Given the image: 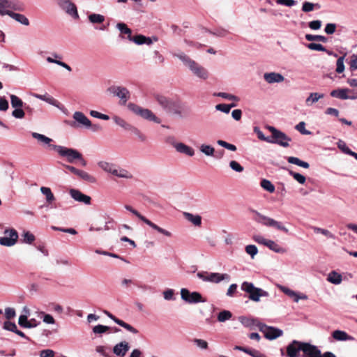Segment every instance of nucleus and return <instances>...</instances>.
Masks as SVG:
<instances>
[{
    "mask_svg": "<svg viewBox=\"0 0 357 357\" xmlns=\"http://www.w3.org/2000/svg\"><path fill=\"white\" fill-rule=\"evenodd\" d=\"M22 242L27 244H31L36 239L35 236L29 231H25L22 234Z\"/></svg>",
    "mask_w": 357,
    "mask_h": 357,
    "instance_id": "obj_43",
    "label": "nucleus"
},
{
    "mask_svg": "<svg viewBox=\"0 0 357 357\" xmlns=\"http://www.w3.org/2000/svg\"><path fill=\"white\" fill-rule=\"evenodd\" d=\"M333 337L337 341H353L354 337L348 335L345 331L335 330L332 333Z\"/></svg>",
    "mask_w": 357,
    "mask_h": 357,
    "instance_id": "obj_28",
    "label": "nucleus"
},
{
    "mask_svg": "<svg viewBox=\"0 0 357 357\" xmlns=\"http://www.w3.org/2000/svg\"><path fill=\"white\" fill-rule=\"evenodd\" d=\"M12 115L16 119H23L25 116V113L22 108H15L12 112Z\"/></svg>",
    "mask_w": 357,
    "mask_h": 357,
    "instance_id": "obj_62",
    "label": "nucleus"
},
{
    "mask_svg": "<svg viewBox=\"0 0 357 357\" xmlns=\"http://www.w3.org/2000/svg\"><path fill=\"white\" fill-rule=\"evenodd\" d=\"M33 96L39 100H43L51 105H53L56 107L59 108L60 102L57 100H56L54 98H53L52 96H50L47 93H45L43 95L33 93Z\"/></svg>",
    "mask_w": 357,
    "mask_h": 357,
    "instance_id": "obj_25",
    "label": "nucleus"
},
{
    "mask_svg": "<svg viewBox=\"0 0 357 357\" xmlns=\"http://www.w3.org/2000/svg\"><path fill=\"white\" fill-rule=\"evenodd\" d=\"M32 137L37 139L39 142L43 144H47L50 145L51 147L50 143L52 142V139L44 135L33 132H31Z\"/></svg>",
    "mask_w": 357,
    "mask_h": 357,
    "instance_id": "obj_39",
    "label": "nucleus"
},
{
    "mask_svg": "<svg viewBox=\"0 0 357 357\" xmlns=\"http://www.w3.org/2000/svg\"><path fill=\"white\" fill-rule=\"evenodd\" d=\"M130 131H131L141 142H144L146 140V135L136 127L132 126Z\"/></svg>",
    "mask_w": 357,
    "mask_h": 357,
    "instance_id": "obj_50",
    "label": "nucleus"
},
{
    "mask_svg": "<svg viewBox=\"0 0 357 357\" xmlns=\"http://www.w3.org/2000/svg\"><path fill=\"white\" fill-rule=\"evenodd\" d=\"M109 329V326L98 324L93 328V332L96 334H102L106 333Z\"/></svg>",
    "mask_w": 357,
    "mask_h": 357,
    "instance_id": "obj_55",
    "label": "nucleus"
},
{
    "mask_svg": "<svg viewBox=\"0 0 357 357\" xmlns=\"http://www.w3.org/2000/svg\"><path fill=\"white\" fill-rule=\"evenodd\" d=\"M175 149L177 152L185 154L186 155L190 157L195 155V150L192 147L182 142H179L178 144H175Z\"/></svg>",
    "mask_w": 357,
    "mask_h": 357,
    "instance_id": "obj_27",
    "label": "nucleus"
},
{
    "mask_svg": "<svg viewBox=\"0 0 357 357\" xmlns=\"http://www.w3.org/2000/svg\"><path fill=\"white\" fill-rule=\"evenodd\" d=\"M242 291L249 294L248 298L254 302H259L261 297H268L269 293L261 288L255 287L254 284L249 282H243L241 285Z\"/></svg>",
    "mask_w": 357,
    "mask_h": 357,
    "instance_id": "obj_7",
    "label": "nucleus"
},
{
    "mask_svg": "<svg viewBox=\"0 0 357 357\" xmlns=\"http://www.w3.org/2000/svg\"><path fill=\"white\" fill-rule=\"evenodd\" d=\"M52 56H54V58H52L51 56L47 57L46 60L48 63H56V64L64 68L69 72L72 71V68L70 66H68L67 63H66L60 60H58V59H61V56L59 54L54 53V54H52Z\"/></svg>",
    "mask_w": 357,
    "mask_h": 357,
    "instance_id": "obj_30",
    "label": "nucleus"
},
{
    "mask_svg": "<svg viewBox=\"0 0 357 357\" xmlns=\"http://www.w3.org/2000/svg\"><path fill=\"white\" fill-rule=\"evenodd\" d=\"M113 120L116 124H117L118 126H121V128H123V129H125L126 130H130V129L132 127V125H130L127 121H126L123 119H122L118 116H113Z\"/></svg>",
    "mask_w": 357,
    "mask_h": 357,
    "instance_id": "obj_40",
    "label": "nucleus"
},
{
    "mask_svg": "<svg viewBox=\"0 0 357 357\" xmlns=\"http://www.w3.org/2000/svg\"><path fill=\"white\" fill-rule=\"evenodd\" d=\"M40 314L43 315V320L45 323L48 324H54L55 323V320L51 314H45L43 312H40Z\"/></svg>",
    "mask_w": 357,
    "mask_h": 357,
    "instance_id": "obj_59",
    "label": "nucleus"
},
{
    "mask_svg": "<svg viewBox=\"0 0 357 357\" xmlns=\"http://www.w3.org/2000/svg\"><path fill=\"white\" fill-rule=\"evenodd\" d=\"M51 148L56 151L59 155L66 158L67 161L70 163L78 160L80 161L82 166L85 167L86 165V161L83 158L82 155L76 149L59 145H51Z\"/></svg>",
    "mask_w": 357,
    "mask_h": 357,
    "instance_id": "obj_4",
    "label": "nucleus"
},
{
    "mask_svg": "<svg viewBox=\"0 0 357 357\" xmlns=\"http://www.w3.org/2000/svg\"><path fill=\"white\" fill-rule=\"evenodd\" d=\"M338 149L344 154L354 157L357 160V153L351 151L342 139H339L337 142Z\"/></svg>",
    "mask_w": 357,
    "mask_h": 357,
    "instance_id": "obj_31",
    "label": "nucleus"
},
{
    "mask_svg": "<svg viewBox=\"0 0 357 357\" xmlns=\"http://www.w3.org/2000/svg\"><path fill=\"white\" fill-rule=\"evenodd\" d=\"M278 287L280 290H281L284 294H285L287 296H288L289 298L293 299L295 302H298L301 299H307V296H305L303 294H299L296 291H294L289 288L282 286V285H278Z\"/></svg>",
    "mask_w": 357,
    "mask_h": 357,
    "instance_id": "obj_19",
    "label": "nucleus"
},
{
    "mask_svg": "<svg viewBox=\"0 0 357 357\" xmlns=\"http://www.w3.org/2000/svg\"><path fill=\"white\" fill-rule=\"evenodd\" d=\"M41 193L45 196L46 202L48 204H52L55 200L54 195H53L51 189L48 187H41L40 189Z\"/></svg>",
    "mask_w": 357,
    "mask_h": 357,
    "instance_id": "obj_36",
    "label": "nucleus"
},
{
    "mask_svg": "<svg viewBox=\"0 0 357 357\" xmlns=\"http://www.w3.org/2000/svg\"><path fill=\"white\" fill-rule=\"evenodd\" d=\"M349 89H341L337 90H333L331 92V96L332 97H335L341 100H347V99H355L354 96H348V92Z\"/></svg>",
    "mask_w": 357,
    "mask_h": 357,
    "instance_id": "obj_26",
    "label": "nucleus"
},
{
    "mask_svg": "<svg viewBox=\"0 0 357 357\" xmlns=\"http://www.w3.org/2000/svg\"><path fill=\"white\" fill-rule=\"evenodd\" d=\"M181 297L182 300L189 304L205 303L206 301L200 293L197 291L190 292L185 288H182L181 289Z\"/></svg>",
    "mask_w": 357,
    "mask_h": 357,
    "instance_id": "obj_11",
    "label": "nucleus"
},
{
    "mask_svg": "<svg viewBox=\"0 0 357 357\" xmlns=\"http://www.w3.org/2000/svg\"><path fill=\"white\" fill-rule=\"evenodd\" d=\"M174 56L180 59L183 63L189 68L192 73L197 77L206 80L209 77L208 71L202 66L190 59L188 55L182 52L173 54Z\"/></svg>",
    "mask_w": 357,
    "mask_h": 357,
    "instance_id": "obj_1",
    "label": "nucleus"
},
{
    "mask_svg": "<svg viewBox=\"0 0 357 357\" xmlns=\"http://www.w3.org/2000/svg\"><path fill=\"white\" fill-rule=\"evenodd\" d=\"M268 129L271 132V136L270 137L271 144H277L283 147H288L289 146V142L291 141V138L285 133L273 126H268Z\"/></svg>",
    "mask_w": 357,
    "mask_h": 357,
    "instance_id": "obj_10",
    "label": "nucleus"
},
{
    "mask_svg": "<svg viewBox=\"0 0 357 357\" xmlns=\"http://www.w3.org/2000/svg\"><path fill=\"white\" fill-rule=\"evenodd\" d=\"M154 98L166 112L173 114H181L179 101L158 93L154 95Z\"/></svg>",
    "mask_w": 357,
    "mask_h": 357,
    "instance_id": "obj_5",
    "label": "nucleus"
},
{
    "mask_svg": "<svg viewBox=\"0 0 357 357\" xmlns=\"http://www.w3.org/2000/svg\"><path fill=\"white\" fill-rule=\"evenodd\" d=\"M158 40L157 37H146L142 34H137L135 36H132L130 41L133 42L136 45H151L153 44V42H156Z\"/></svg>",
    "mask_w": 357,
    "mask_h": 357,
    "instance_id": "obj_20",
    "label": "nucleus"
},
{
    "mask_svg": "<svg viewBox=\"0 0 357 357\" xmlns=\"http://www.w3.org/2000/svg\"><path fill=\"white\" fill-rule=\"evenodd\" d=\"M89 20L92 24H101L105 21V17L100 14L93 13L89 15Z\"/></svg>",
    "mask_w": 357,
    "mask_h": 357,
    "instance_id": "obj_42",
    "label": "nucleus"
},
{
    "mask_svg": "<svg viewBox=\"0 0 357 357\" xmlns=\"http://www.w3.org/2000/svg\"><path fill=\"white\" fill-rule=\"evenodd\" d=\"M259 331L264 334V336L268 340H275L282 335L283 332L282 330L273 326H268L264 324H259Z\"/></svg>",
    "mask_w": 357,
    "mask_h": 357,
    "instance_id": "obj_14",
    "label": "nucleus"
},
{
    "mask_svg": "<svg viewBox=\"0 0 357 357\" xmlns=\"http://www.w3.org/2000/svg\"><path fill=\"white\" fill-rule=\"evenodd\" d=\"M164 299L166 301H172L175 299L174 291L172 289H167L162 293Z\"/></svg>",
    "mask_w": 357,
    "mask_h": 357,
    "instance_id": "obj_54",
    "label": "nucleus"
},
{
    "mask_svg": "<svg viewBox=\"0 0 357 357\" xmlns=\"http://www.w3.org/2000/svg\"><path fill=\"white\" fill-rule=\"evenodd\" d=\"M314 231L317 233H321L323 235L326 236L328 238L335 239V236L331 232L326 229H322L319 227H314Z\"/></svg>",
    "mask_w": 357,
    "mask_h": 357,
    "instance_id": "obj_52",
    "label": "nucleus"
},
{
    "mask_svg": "<svg viewBox=\"0 0 357 357\" xmlns=\"http://www.w3.org/2000/svg\"><path fill=\"white\" fill-rule=\"evenodd\" d=\"M199 150L206 156H213L215 153V149L212 146L205 144L200 146Z\"/></svg>",
    "mask_w": 357,
    "mask_h": 357,
    "instance_id": "obj_41",
    "label": "nucleus"
},
{
    "mask_svg": "<svg viewBox=\"0 0 357 357\" xmlns=\"http://www.w3.org/2000/svg\"><path fill=\"white\" fill-rule=\"evenodd\" d=\"M130 346L128 342L122 341L113 347V353L119 357H123L126 353L129 351Z\"/></svg>",
    "mask_w": 357,
    "mask_h": 357,
    "instance_id": "obj_22",
    "label": "nucleus"
},
{
    "mask_svg": "<svg viewBox=\"0 0 357 357\" xmlns=\"http://www.w3.org/2000/svg\"><path fill=\"white\" fill-rule=\"evenodd\" d=\"M74 122L72 126L89 128L91 126V121L82 112H75L73 115Z\"/></svg>",
    "mask_w": 357,
    "mask_h": 357,
    "instance_id": "obj_16",
    "label": "nucleus"
},
{
    "mask_svg": "<svg viewBox=\"0 0 357 357\" xmlns=\"http://www.w3.org/2000/svg\"><path fill=\"white\" fill-rule=\"evenodd\" d=\"M58 6L73 19H78L79 14L76 5L70 0H57Z\"/></svg>",
    "mask_w": 357,
    "mask_h": 357,
    "instance_id": "obj_12",
    "label": "nucleus"
},
{
    "mask_svg": "<svg viewBox=\"0 0 357 357\" xmlns=\"http://www.w3.org/2000/svg\"><path fill=\"white\" fill-rule=\"evenodd\" d=\"M232 316L231 312L228 310H222L218 314V320L220 322H224L229 320Z\"/></svg>",
    "mask_w": 357,
    "mask_h": 357,
    "instance_id": "obj_48",
    "label": "nucleus"
},
{
    "mask_svg": "<svg viewBox=\"0 0 357 357\" xmlns=\"http://www.w3.org/2000/svg\"><path fill=\"white\" fill-rule=\"evenodd\" d=\"M4 236L0 238V245L11 247L16 244L18 239V234L15 229H7L4 231Z\"/></svg>",
    "mask_w": 357,
    "mask_h": 357,
    "instance_id": "obj_13",
    "label": "nucleus"
},
{
    "mask_svg": "<svg viewBox=\"0 0 357 357\" xmlns=\"http://www.w3.org/2000/svg\"><path fill=\"white\" fill-rule=\"evenodd\" d=\"M20 10L15 0H0V15H8L12 10Z\"/></svg>",
    "mask_w": 357,
    "mask_h": 357,
    "instance_id": "obj_17",
    "label": "nucleus"
},
{
    "mask_svg": "<svg viewBox=\"0 0 357 357\" xmlns=\"http://www.w3.org/2000/svg\"><path fill=\"white\" fill-rule=\"evenodd\" d=\"M193 342L197 347L202 349H206L208 348V343L206 341L202 339H194Z\"/></svg>",
    "mask_w": 357,
    "mask_h": 357,
    "instance_id": "obj_58",
    "label": "nucleus"
},
{
    "mask_svg": "<svg viewBox=\"0 0 357 357\" xmlns=\"http://www.w3.org/2000/svg\"><path fill=\"white\" fill-rule=\"evenodd\" d=\"M252 239L257 243L261 244L264 245H266L267 241L268 239L265 238L264 236L259 234H255L252 236Z\"/></svg>",
    "mask_w": 357,
    "mask_h": 357,
    "instance_id": "obj_60",
    "label": "nucleus"
},
{
    "mask_svg": "<svg viewBox=\"0 0 357 357\" xmlns=\"http://www.w3.org/2000/svg\"><path fill=\"white\" fill-rule=\"evenodd\" d=\"M251 213L253 214L252 219L257 223L261 224L266 227L275 228L278 230L282 231L285 233L289 232V229L285 227L282 222L275 220L274 219L259 213L257 211L252 210Z\"/></svg>",
    "mask_w": 357,
    "mask_h": 357,
    "instance_id": "obj_6",
    "label": "nucleus"
},
{
    "mask_svg": "<svg viewBox=\"0 0 357 357\" xmlns=\"http://www.w3.org/2000/svg\"><path fill=\"white\" fill-rule=\"evenodd\" d=\"M218 96L225 98L226 100H233V101H236V102L239 100V98L237 96L232 95L231 93H224V92H220V93H218Z\"/></svg>",
    "mask_w": 357,
    "mask_h": 357,
    "instance_id": "obj_57",
    "label": "nucleus"
},
{
    "mask_svg": "<svg viewBox=\"0 0 357 357\" xmlns=\"http://www.w3.org/2000/svg\"><path fill=\"white\" fill-rule=\"evenodd\" d=\"M108 91L114 96L118 97L122 105H125L130 97L129 91L123 86H112L108 89Z\"/></svg>",
    "mask_w": 357,
    "mask_h": 357,
    "instance_id": "obj_15",
    "label": "nucleus"
},
{
    "mask_svg": "<svg viewBox=\"0 0 357 357\" xmlns=\"http://www.w3.org/2000/svg\"><path fill=\"white\" fill-rule=\"evenodd\" d=\"M116 28L121 32V34L127 36V38L130 40L132 38V30L123 22L116 24Z\"/></svg>",
    "mask_w": 357,
    "mask_h": 357,
    "instance_id": "obj_35",
    "label": "nucleus"
},
{
    "mask_svg": "<svg viewBox=\"0 0 357 357\" xmlns=\"http://www.w3.org/2000/svg\"><path fill=\"white\" fill-rule=\"evenodd\" d=\"M3 328L5 330H7V331H12V332H15V331H17V326L15 323H13V322H10L9 321H5L4 322V324H3Z\"/></svg>",
    "mask_w": 357,
    "mask_h": 357,
    "instance_id": "obj_61",
    "label": "nucleus"
},
{
    "mask_svg": "<svg viewBox=\"0 0 357 357\" xmlns=\"http://www.w3.org/2000/svg\"><path fill=\"white\" fill-rule=\"evenodd\" d=\"M261 186L262 188L271 193H273L275 189L274 185L267 179L261 180Z\"/></svg>",
    "mask_w": 357,
    "mask_h": 357,
    "instance_id": "obj_46",
    "label": "nucleus"
},
{
    "mask_svg": "<svg viewBox=\"0 0 357 357\" xmlns=\"http://www.w3.org/2000/svg\"><path fill=\"white\" fill-rule=\"evenodd\" d=\"M146 225L150 227L152 229L156 231L158 233L167 237L171 238L172 237V233L164 228H162L155 224L154 222H151L150 220H147L146 222L145 223Z\"/></svg>",
    "mask_w": 357,
    "mask_h": 357,
    "instance_id": "obj_29",
    "label": "nucleus"
},
{
    "mask_svg": "<svg viewBox=\"0 0 357 357\" xmlns=\"http://www.w3.org/2000/svg\"><path fill=\"white\" fill-rule=\"evenodd\" d=\"M265 246L268 247L270 250L276 253L285 252V249L282 248L280 245H278L276 242H275L273 240L268 239Z\"/></svg>",
    "mask_w": 357,
    "mask_h": 357,
    "instance_id": "obj_37",
    "label": "nucleus"
},
{
    "mask_svg": "<svg viewBox=\"0 0 357 357\" xmlns=\"http://www.w3.org/2000/svg\"><path fill=\"white\" fill-rule=\"evenodd\" d=\"M327 280L333 284H340L342 281V275L335 271H331L327 278Z\"/></svg>",
    "mask_w": 357,
    "mask_h": 357,
    "instance_id": "obj_34",
    "label": "nucleus"
},
{
    "mask_svg": "<svg viewBox=\"0 0 357 357\" xmlns=\"http://www.w3.org/2000/svg\"><path fill=\"white\" fill-rule=\"evenodd\" d=\"M238 320L245 327L249 328L251 330L255 329V327H257L259 329V324H262L257 319L244 316L239 317Z\"/></svg>",
    "mask_w": 357,
    "mask_h": 357,
    "instance_id": "obj_23",
    "label": "nucleus"
},
{
    "mask_svg": "<svg viewBox=\"0 0 357 357\" xmlns=\"http://www.w3.org/2000/svg\"><path fill=\"white\" fill-rule=\"evenodd\" d=\"M117 324L123 328H124L126 331H129L130 333L132 334H137L139 333V331L134 328L130 324L123 321V320L120 319L117 321Z\"/></svg>",
    "mask_w": 357,
    "mask_h": 357,
    "instance_id": "obj_44",
    "label": "nucleus"
},
{
    "mask_svg": "<svg viewBox=\"0 0 357 357\" xmlns=\"http://www.w3.org/2000/svg\"><path fill=\"white\" fill-rule=\"evenodd\" d=\"M237 284H231L227 291V293H226V295L229 297H233L235 294L237 292Z\"/></svg>",
    "mask_w": 357,
    "mask_h": 357,
    "instance_id": "obj_63",
    "label": "nucleus"
},
{
    "mask_svg": "<svg viewBox=\"0 0 357 357\" xmlns=\"http://www.w3.org/2000/svg\"><path fill=\"white\" fill-rule=\"evenodd\" d=\"M69 193L71 197L78 202L84 203L86 205H89L91 204V197L86 195L83 194L79 190L70 189L69 190Z\"/></svg>",
    "mask_w": 357,
    "mask_h": 357,
    "instance_id": "obj_18",
    "label": "nucleus"
},
{
    "mask_svg": "<svg viewBox=\"0 0 357 357\" xmlns=\"http://www.w3.org/2000/svg\"><path fill=\"white\" fill-rule=\"evenodd\" d=\"M234 107H236V104L234 103H232L231 105L218 104L215 106V109L225 114H228L229 113L231 109Z\"/></svg>",
    "mask_w": 357,
    "mask_h": 357,
    "instance_id": "obj_47",
    "label": "nucleus"
},
{
    "mask_svg": "<svg viewBox=\"0 0 357 357\" xmlns=\"http://www.w3.org/2000/svg\"><path fill=\"white\" fill-rule=\"evenodd\" d=\"M245 250L246 253L251 257L252 259H254L258 253V249L255 245H248L245 246Z\"/></svg>",
    "mask_w": 357,
    "mask_h": 357,
    "instance_id": "obj_49",
    "label": "nucleus"
},
{
    "mask_svg": "<svg viewBox=\"0 0 357 357\" xmlns=\"http://www.w3.org/2000/svg\"><path fill=\"white\" fill-rule=\"evenodd\" d=\"M197 276L204 282L215 284L220 283L223 280H230V275L227 273L199 271L197 273Z\"/></svg>",
    "mask_w": 357,
    "mask_h": 357,
    "instance_id": "obj_8",
    "label": "nucleus"
},
{
    "mask_svg": "<svg viewBox=\"0 0 357 357\" xmlns=\"http://www.w3.org/2000/svg\"><path fill=\"white\" fill-rule=\"evenodd\" d=\"M64 167L68 170H69L70 172L78 176L79 178H81L82 179H83L86 181L91 182V183L95 181V178L93 176H92L91 175H90L89 174H88L86 172L78 169L75 168V167H73L70 165H64Z\"/></svg>",
    "mask_w": 357,
    "mask_h": 357,
    "instance_id": "obj_21",
    "label": "nucleus"
},
{
    "mask_svg": "<svg viewBox=\"0 0 357 357\" xmlns=\"http://www.w3.org/2000/svg\"><path fill=\"white\" fill-rule=\"evenodd\" d=\"M10 103L13 107L14 108H22L23 107L22 100L18 98L17 96L11 94L10 96Z\"/></svg>",
    "mask_w": 357,
    "mask_h": 357,
    "instance_id": "obj_45",
    "label": "nucleus"
},
{
    "mask_svg": "<svg viewBox=\"0 0 357 357\" xmlns=\"http://www.w3.org/2000/svg\"><path fill=\"white\" fill-rule=\"evenodd\" d=\"M289 163L294 164L301 167L305 169H307L310 167V164L307 162L303 161L300 160L298 158L289 156L287 158Z\"/></svg>",
    "mask_w": 357,
    "mask_h": 357,
    "instance_id": "obj_38",
    "label": "nucleus"
},
{
    "mask_svg": "<svg viewBox=\"0 0 357 357\" xmlns=\"http://www.w3.org/2000/svg\"><path fill=\"white\" fill-rule=\"evenodd\" d=\"M98 166L105 172L113 175L119 178L132 179V174L120 166L105 160H100L97 163Z\"/></svg>",
    "mask_w": 357,
    "mask_h": 357,
    "instance_id": "obj_3",
    "label": "nucleus"
},
{
    "mask_svg": "<svg viewBox=\"0 0 357 357\" xmlns=\"http://www.w3.org/2000/svg\"><path fill=\"white\" fill-rule=\"evenodd\" d=\"M229 167L232 170H234L236 172H238V173H241V172H243V170H244L243 167L236 160L230 161Z\"/></svg>",
    "mask_w": 357,
    "mask_h": 357,
    "instance_id": "obj_51",
    "label": "nucleus"
},
{
    "mask_svg": "<svg viewBox=\"0 0 357 357\" xmlns=\"http://www.w3.org/2000/svg\"><path fill=\"white\" fill-rule=\"evenodd\" d=\"M128 108L133 113L141 116L145 120L153 121L156 123H160L161 122V120L149 109L142 108L137 105L131 102L128 105Z\"/></svg>",
    "mask_w": 357,
    "mask_h": 357,
    "instance_id": "obj_9",
    "label": "nucleus"
},
{
    "mask_svg": "<svg viewBox=\"0 0 357 357\" xmlns=\"http://www.w3.org/2000/svg\"><path fill=\"white\" fill-rule=\"evenodd\" d=\"M344 56L339 57L337 60L336 72L337 73H342L344 70Z\"/></svg>",
    "mask_w": 357,
    "mask_h": 357,
    "instance_id": "obj_53",
    "label": "nucleus"
},
{
    "mask_svg": "<svg viewBox=\"0 0 357 357\" xmlns=\"http://www.w3.org/2000/svg\"><path fill=\"white\" fill-rule=\"evenodd\" d=\"M183 215L186 220L192 222L195 226H200L202 224V218L199 215H193L190 213L185 212Z\"/></svg>",
    "mask_w": 357,
    "mask_h": 357,
    "instance_id": "obj_33",
    "label": "nucleus"
},
{
    "mask_svg": "<svg viewBox=\"0 0 357 357\" xmlns=\"http://www.w3.org/2000/svg\"><path fill=\"white\" fill-rule=\"evenodd\" d=\"M289 174L292 176L294 178L301 184H304L306 181L305 177L299 173L289 171Z\"/></svg>",
    "mask_w": 357,
    "mask_h": 357,
    "instance_id": "obj_56",
    "label": "nucleus"
},
{
    "mask_svg": "<svg viewBox=\"0 0 357 357\" xmlns=\"http://www.w3.org/2000/svg\"><path fill=\"white\" fill-rule=\"evenodd\" d=\"M8 16L21 24H23L24 26L29 25V20L24 15L14 13L12 10L10 13H8Z\"/></svg>",
    "mask_w": 357,
    "mask_h": 357,
    "instance_id": "obj_32",
    "label": "nucleus"
},
{
    "mask_svg": "<svg viewBox=\"0 0 357 357\" xmlns=\"http://www.w3.org/2000/svg\"><path fill=\"white\" fill-rule=\"evenodd\" d=\"M55 352L50 349H43L40 351V357H54Z\"/></svg>",
    "mask_w": 357,
    "mask_h": 357,
    "instance_id": "obj_64",
    "label": "nucleus"
},
{
    "mask_svg": "<svg viewBox=\"0 0 357 357\" xmlns=\"http://www.w3.org/2000/svg\"><path fill=\"white\" fill-rule=\"evenodd\" d=\"M288 357H312V345L310 343L292 341L287 347Z\"/></svg>",
    "mask_w": 357,
    "mask_h": 357,
    "instance_id": "obj_2",
    "label": "nucleus"
},
{
    "mask_svg": "<svg viewBox=\"0 0 357 357\" xmlns=\"http://www.w3.org/2000/svg\"><path fill=\"white\" fill-rule=\"evenodd\" d=\"M264 79L268 84L280 83L284 80L282 74L275 72L264 73Z\"/></svg>",
    "mask_w": 357,
    "mask_h": 357,
    "instance_id": "obj_24",
    "label": "nucleus"
}]
</instances>
